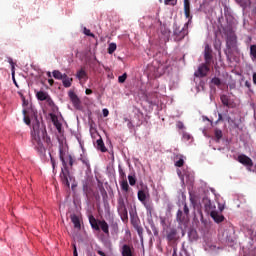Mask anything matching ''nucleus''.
Listing matches in <instances>:
<instances>
[{
    "mask_svg": "<svg viewBox=\"0 0 256 256\" xmlns=\"http://www.w3.org/2000/svg\"><path fill=\"white\" fill-rule=\"evenodd\" d=\"M32 129V144L39 155H45L47 149L45 148L44 143H46V145H51V138L47 135V128H45V124H42L37 118H35Z\"/></svg>",
    "mask_w": 256,
    "mask_h": 256,
    "instance_id": "nucleus-1",
    "label": "nucleus"
},
{
    "mask_svg": "<svg viewBox=\"0 0 256 256\" xmlns=\"http://www.w3.org/2000/svg\"><path fill=\"white\" fill-rule=\"evenodd\" d=\"M224 35L226 36V55L232 57L233 53H239V47L237 46V34L233 31L231 26L223 28Z\"/></svg>",
    "mask_w": 256,
    "mask_h": 256,
    "instance_id": "nucleus-2",
    "label": "nucleus"
},
{
    "mask_svg": "<svg viewBox=\"0 0 256 256\" xmlns=\"http://www.w3.org/2000/svg\"><path fill=\"white\" fill-rule=\"evenodd\" d=\"M59 157L60 161L62 163L61 172H60V180L61 183H63L66 187H71V183L69 181H72L73 177L71 176V172L69 171V166L67 165V160H65V152L63 151V148L60 147L59 149Z\"/></svg>",
    "mask_w": 256,
    "mask_h": 256,
    "instance_id": "nucleus-3",
    "label": "nucleus"
},
{
    "mask_svg": "<svg viewBox=\"0 0 256 256\" xmlns=\"http://www.w3.org/2000/svg\"><path fill=\"white\" fill-rule=\"evenodd\" d=\"M187 35H189V23H185L182 28L177 25V23H174L172 34L173 41L179 43L180 41H183Z\"/></svg>",
    "mask_w": 256,
    "mask_h": 256,
    "instance_id": "nucleus-4",
    "label": "nucleus"
},
{
    "mask_svg": "<svg viewBox=\"0 0 256 256\" xmlns=\"http://www.w3.org/2000/svg\"><path fill=\"white\" fill-rule=\"evenodd\" d=\"M138 200L141 201L142 205H144L147 215L151 217L153 215V203L147 202V197H149V189L145 187L144 189H141L137 193Z\"/></svg>",
    "mask_w": 256,
    "mask_h": 256,
    "instance_id": "nucleus-5",
    "label": "nucleus"
},
{
    "mask_svg": "<svg viewBox=\"0 0 256 256\" xmlns=\"http://www.w3.org/2000/svg\"><path fill=\"white\" fill-rule=\"evenodd\" d=\"M117 212L123 223H127V221H129V213L127 212V206L125 205V199H123V197L118 198Z\"/></svg>",
    "mask_w": 256,
    "mask_h": 256,
    "instance_id": "nucleus-6",
    "label": "nucleus"
},
{
    "mask_svg": "<svg viewBox=\"0 0 256 256\" xmlns=\"http://www.w3.org/2000/svg\"><path fill=\"white\" fill-rule=\"evenodd\" d=\"M237 161L238 163H241V165H244V167H247L249 171H251L253 167V160L249 156L245 154H240L237 157Z\"/></svg>",
    "mask_w": 256,
    "mask_h": 256,
    "instance_id": "nucleus-7",
    "label": "nucleus"
},
{
    "mask_svg": "<svg viewBox=\"0 0 256 256\" xmlns=\"http://www.w3.org/2000/svg\"><path fill=\"white\" fill-rule=\"evenodd\" d=\"M211 64H207V62L201 64L198 67V71L195 72V77H207V73H209V71H211Z\"/></svg>",
    "mask_w": 256,
    "mask_h": 256,
    "instance_id": "nucleus-8",
    "label": "nucleus"
},
{
    "mask_svg": "<svg viewBox=\"0 0 256 256\" xmlns=\"http://www.w3.org/2000/svg\"><path fill=\"white\" fill-rule=\"evenodd\" d=\"M204 61L206 65H211V63H213V50L209 44H206L204 48Z\"/></svg>",
    "mask_w": 256,
    "mask_h": 256,
    "instance_id": "nucleus-9",
    "label": "nucleus"
},
{
    "mask_svg": "<svg viewBox=\"0 0 256 256\" xmlns=\"http://www.w3.org/2000/svg\"><path fill=\"white\" fill-rule=\"evenodd\" d=\"M68 97L76 109H79V107H81V99H79V96H77L75 92L69 91Z\"/></svg>",
    "mask_w": 256,
    "mask_h": 256,
    "instance_id": "nucleus-10",
    "label": "nucleus"
},
{
    "mask_svg": "<svg viewBox=\"0 0 256 256\" xmlns=\"http://www.w3.org/2000/svg\"><path fill=\"white\" fill-rule=\"evenodd\" d=\"M184 14L186 19L190 21L193 19V16H191V2L189 0H184Z\"/></svg>",
    "mask_w": 256,
    "mask_h": 256,
    "instance_id": "nucleus-11",
    "label": "nucleus"
},
{
    "mask_svg": "<svg viewBox=\"0 0 256 256\" xmlns=\"http://www.w3.org/2000/svg\"><path fill=\"white\" fill-rule=\"evenodd\" d=\"M135 249L133 248V246H129L128 244H124L122 246V256H134L133 253H134Z\"/></svg>",
    "mask_w": 256,
    "mask_h": 256,
    "instance_id": "nucleus-12",
    "label": "nucleus"
},
{
    "mask_svg": "<svg viewBox=\"0 0 256 256\" xmlns=\"http://www.w3.org/2000/svg\"><path fill=\"white\" fill-rule=\"evenodd\" d=\"M210 217L214 219L215 223H223V221H225V216H223V214H219L217 211H212L210 213Z\"/></svg>",
    "mask_w": 256,
    "mask_h": 256,
    "instance_id": "nucleus-13",
    "label": "nucleus"
},
{
    "mask_svg": "<svg viewBox=\"0 0 256 256\" xmlns=\"http://www.w3.org/2000/svg\"><path fill=\"white\" fill-rule=\"evenodd\" d=\"M89 223L92 229H94V231H101V228L99 227V220H97L95 216L93 215L89 216Z\"/></svg>",
    "mask_w": 256,
    "mask_h": 256,
    "instance_id": "nucleus-14",
    "label": "nucleus"
},
{
    "mask_svg": "<svg viewBox=\"0 0 256 256\" xmlns=\"http://www.w3.org/2000/svg\"><path fill=\"white\" fill-rule=\"evenodd\" d=\"M166 239L168 241H177V229L175 228H170L167 231Z\"/></svg>",
    "mask_w": 256,
    "mask_h": 256,
    "instance_id": "nucleus-15",
    "label": "nucleus"
},
{
    "mask_svg": "<svg viewBox=\"0 0 256 256\" xmlns=\"http://www.w3.org/2000/svg\"><path fill=\"white\" fill-rule=\"evenodd\" d=\"M96 148L98 151H101V153H107V147H105V142H103V138H99L96 141Z\"/></svg>",
    "mask_w": 256,
    "mask_h": 256,
    "instance_id": "nucleus-16",
    "label": "nucleus"
},
{
    "mask_svg": "<svg viewBox=\"0 0 256 256\" xmlns=\"http://www.w3.org/2000/svg\"><path fill=\"white\" fill-rule=\"evenodd\" d=\"M70 219L75 229H81V220L79 219V216L72 214L70 215Z\"/></svg>",
    "mask_w": 256,
    "mask_h": 256,
    "instance_id": "nucleus-17",
    "label": "nucleus"
},
{
    "mask_svg": "<svg viewBox=\"0 0 256 256\" xmlns=\"http://www.w3.org/2000/svg\"><path fill=\"white\" fill-rule=\"evenodd\" d=\"M98 226L105 235H109V224L105 220H98Z\"/></svg>",
    "mask_w": 256,
    "mask_h": 256,
    "instance_id": "nucleus-18",
    "label": "nucleus"
},
{
    "mask_svg": "<svg viewBox=\"0 0 256 256\" xmlns=\"http://www.w3.org/2000/svg\"><path fill=\"white\" fill-rule=\"evenodd\" d=\"M62 83H63V87L68 89L69 87H71V85H73V78H69V76H67V74H64V76L62 78Z\"/></svg>",
    "mask_w": 256,
    "mask_h": 256,
    "instance_id": "nucleus-19",
    "label": "nucleus"
},
{
    "mask_svg": "<svg viewBox=\"0 0 256 256\" xmlns=\"http://www.w3.org/2000/svg\"><path fill=\"white\" fill-rule=\"evenodd\" d=\"M76 77L79 81H87V72L85 71V68H81L80 70L77 71Z\"/></svg>",
    "mask_w": 256,
    "mask_h": 256,
    "instance_id": "nucleus-20",
    "label": "nucleus"
},
{
    "mask_svg": "<svg viewBox=\"0 0 256 256\" xmlns=\"http://www.w3.org/2000/svg\"><path fill=\"white\" fill-rule=\"evenodd\" d=\"M175 167H183L185 165V160L183 159V155H176L174 158Z\"/></svg>",
    "mask_w": 256,
    "mask_h": 256,
    "instance_id": "nucleus-21",
    "label": "nucleus"
},
{
    "mask_svg": "<svg viewBox=\"0 0 256 256\" xmlns=\"http://www.w3.org/2000/svg\"><path fill=\"white\" fill-rule=\"evenodd\" d=\"M66 161H68L70 169H73V165H77V159L72 155H68Z\"/></svg>",
    "mask_w": 256,
    "mask_h": 256,
    "instance_id": "nucleus-22",
    "label": "nucleus"
},
{
    "mask_svg": "<svg viewBox=\"0 0 256 256\" xmlns=\"http://www.w3.org/2000/svg\"><path fill=\"white\" fill-rule=\"evenodd\" d=\"M36 97L39 101H47L49 95H47V93L44 91H39L37 92Z\"/></svg>",
    "mask_w": 256,
    "mask_h": 256,
    "instance_id": "nucleus-23",
    "label": "nucleus"
},
{
    "mask_svg": "<svg viewBox=\"0 0 256 256\" xmlns=\"http://www.w3.org/2000/svg\"><path fill=\"white\" fill-rule=\"evenodd\" d=\"M220 101H221L222 105H224L225 107H230L228 95L224 94V95L220 96Z\"/></svg>",
    "mask_w": 256,
    "mask_h": 256,
    "instance_id": "nucleus-24",
    "label": "nucleus"
},
{
    "mask_svg": "<svg viewBox=\"0 0 256 256\" xmlns=\"http://www.w3.org/2000/svg\"><path fill=\"white\" fill-rule=\"evenodd\" d=\"M214 135L216 138V143H219L221 141V139H223V131H221L219 129H215Z\"/></svg>",
    "mask_w": 256,
    "mask_h": 256,
    "instance_id": "nucleus-25",
    "label": "nucleus"
},
{
    "mask_svg": "<svg viewBox=\"0 0 256 256\" xmlns=\"http://www.w3.org/2000/svg\"><path fill=\"white\" fill-rule=\"evenodd\" d=\"M130 217H131V223H132L134 229L136 227H139L140 226L139 225V218L137 216H133V213H131V212H130Z\"/></svg>",
    "mask_w": 256,
    "mask_h": 256,
    "instance_id": "nucleus-26",
    "label": "nucleus"
},
{
    "mask_svg": "<svg viewBox=\"0 0 256 256\" xmlns=\"http://www.w3.org/2000/svg\"><path fill=\"white\" fill-rule=\"evenodd\" d=\"M52 75H53L54 79H58L61 81H62L63 77H65V74L61 73V71H59V70H54L52 72Z\"/></svg>",
    "mask_w": 256,
    "mask_h": 256,
    "instance_id": "nucleus-27",
    "label": "nucleus"
},
{
    "mask_svg": "<svg viewBox=\"0 0 256 256\" xmlns=\"http://www.w3.org/2000/svg\"><path fill=\"white\" fill-rule=\"evenodd\" d=\"M120 187L122 191H125V193L129 192V183L127 182V180H122L120 183Z\"/></svg>",
    "mask_w": 256,
    "mask_h": 256,
    "instance_id": "nucleus-28",
    "label": "nucleus"
},
{
    "mask_svg": "<svg viewBox=\"0 0 256 256\" xmlns=\"http://www.w3.org/2000/svg\"><path fill=\"white\" fill-rule=\"evenodd\" d=\"M117 51V44L116 43H110L108 46V53L109 55H113Z\"/></svg>",
    "mask_w": 256,
    "mask_h": 256,
    "instance_id": "nucleus-29",
    "label": "nucleus"
},
{
    "mask_svg": "<svg viewBox=\"0 0 256 256\" xmlns=\"http://www.w3.org/2000/svg\"><path fill=\"white\" fill-rule=\"evenodd\" d=\"M80 160L83 163V165H85L87 171H91V163L89 162V160L85 157H81Z\"/></svg>",
    "mask_w": 256,
    "mask_h": 256,
    "instance_id": "nucleus-30",
    "label": "nucleus"
},
{
    "mask_svg": "<svg viewBox=\"0 0 256 256\" xmlns=\"http://www.w3.org/2000/svg\"><path fill=\"white\" fill-rule=\"evenodd\" d=\"M110 227H111L113 233H116V234L119 233V224L117 222L112 221L110 223Z\"/></svg>",
    "mask_w": 256,
    "mask_h": 256,
    "instance_id": "nucleus-31",
    "label": "nucleus"
},
{
    "mask_svg": "<svg viewBox=\"0 0 256 256\" xmlns=\"http://www.w3.org/2000/svg\"><path fill=\"white\" fill-rule=\"evenodd\" d=\"M250 57L253 60L256 59V45H251L250 46Z\"/></svg>",
    "mask_w": 256,
    "mask_h": 256,
    "instance_id": "nucleus-32",
    "label": "nucleus"
},
{
    "mask_svg": "<svg viewBox=\"0 0 256 256\" xmlns=\"http://www.w3.org/2000/svg\"><path fill=\"white\" fill-rule=\"evenodd\" d=\"M134 229L137 231L138 236L140 237V241H143V227L140 225L136 226Z\"/></svg>",
    "mask_w": 256,
    "mask_h": 256,
    "instance_id": "nucleus-33",
    "label": "nucleus"
},
{
    "mask_svg": "<svg viewBox=\"0 0 256 256\" xmlns=\"http://www.w3.org/2000/svg\"><path fill=\"white\" fill-rule=\"evenodd\" d=\"M211 83L212 85H215L216 87H220L221 86V79L218 77H214L211 79Z\"/></svg>",
    "mask_w": 256,
    "mask_h": 256,
    "instance_id": "nucleus-34",
    "label": "nucleus"
},
{
    "mask_svg": "<svg viewBox=\"0 0 256 256\" xmlns=\"http://www.w3.org/2000/svg\"><path fill=\"white\" fill-rule=\"evenodd\" d=\"M176 219H177V221H179V223H183V221L185 219L183 217V211H181V210L177 211Z\"/></svg>",
    "mask_w": 256,
    "mask_h": 256,
    "instance_id": "nucleus-35",
    "label": "nucleus"
},
{
    "mask_svg": "<svg viewBox=\"0 0 256 256\" xmlns=\"http://www.w3.org/2000/svg\"><path fill=\"white\" fill-rule=\"evenodd\" d=\"M118 171H119V176L121 177V179H123V181L126 180L125 178L127 177V175L125 174V171L123 170L121 165L118 166Z\"/></svg>",
    "mask_w": 256,
    "mask_h": 256,
    "instance_id": "nucleus-36",
    "label": "nucleus"
},
{
    "mask_svg": "<svg viewBox=\"0 0 256 256\" xmlns=\"http://www.w3.org/2000/svg\"><path fill=\"white\" fill-rule=\"evenodd\" d=\"M128 181L131 187L135 186V184L137 183V179L135 178V176L131 175L128 176Z\"/></svg>",
    "mask_w": 256,
    "mask_h": 256,
    "instance_id": "nucleus-37",
    "label": "nucleus"
},
{
    "mask_svg": "<svg viewBox=\"0 0 256 256\" xmlns=\"http://www.w3.org/2000/svg\"><path fill=\"white\" fill-rule=\"evenodd\" d=\"M165 5H172V7H175L177 5V0H164Z\"/></svg>",
    "mask_w": 256,
    "mask_h": 256,
    "instance_id": "nucleus-38",
    "label": "nucleus"
},
{
    "mask_svg": "<svg viewBox=\"0 0 256 256\" xmlns=\"http://www.w3.org/2000/svg\"><path fill=\"white\" fill-rule=\"evenodd\" d=\"M119 83H123L124 81H127V73H124L123 75L118 77Z\"/></svg>",
    "mask_w": 256,
    "mask_h": 256,
    "instance_id": "nucleus-39",
    "label": "nucleus"
},
{
    "mask_svg": "<svg viewBox=\"0 0 256 256\" xmlns=\"http://www.w3.org/2000/svg\"><path fill=\"white\" fill-rule=\"evenodd\" d=\"M52 121L54 122V125H55L57 131H59V133H61V123H58L57 121H55V118H52Z\"/></svg>",
    "mask_w": 256,
    "mask_h": 256,
    "instance_id": "nucleus-40",
    "label": "nucleus"
},
{
    "mask_svg": "<svg viewBox=\"0 0 256 256\" xmlns=\"http://www.w3.org/2000/svg\"><path fill=\"white\" fill-rule=\"evenodd\" d=\"M84 34L87 35V37H95V34L91 33V30L84 28Z\"/></svg>",
    "mask_w": 256,
    "mask_h": 256,
    "instance_id": "nucleus-41",
    "label": "nucleus"
},
{
    "mask_svg": "<svg viewBox=\"0 0 256 256\" xmlns=\"http://www.w3.org/2000/svg\"><path fill=\"white\" fill-rule=\"evenodd\" d=\"M183 212L186 216L189 215V206H187V203H184Z\"/></svg>",
    "mask_w": 256,
    "mask_h": 256,
    "instance_id": "nucleus-42",
    "label": "nucleus"
},
{
    "mask_svg": "<svg viewBox=\"0 0 256 256\" xmlns=\"http://www.w3.org/2000/svg\"><path fill=\"white\" fill-rule=\"evenodd\" d=\"M176 127H177L178 129H185V125H184L183 122H181V121H178V122H177Z\"/></svg>",
    "mask_w": 256,
    "mask_h": 256,
    "instance_id": "nucleus-43",
    "label": "nucleus"
},
{
    "mask_svg": "<svg viewBox=\"0 0 256 256\" xmlns=\"http://www.w3.org/2000/svg\"><path fill=\"white\" fill-rule=\"evenodd\" d=\"M50 161H51V164H52V169H53V171L55 172V158H53V156H51V154H50Z\"/></svg>",
    "mask_w": 256,
    "mask_h": 256,
    "instance_id": "nucleus-44",
    "label": "nucleus"
},
{
    "mask_svg": "<svg viewBox=\"0 0 256 256\" xmlns=\"http://www.w3.org/2000/svg\"><path fill=\"white\" fill-rule=\"evenodd\" d=\"M102 113H103V117H109V110L107 108H104L102 110Z\"/></svg>",
    "mask_w": 256,
    "mask_h": 256,
    "instance_id": "nucleus-45",
    "label": "nucleus"
},
{
    "mask_svg": "<svg viewBox=\"0 0 256 256\" xmlns=\"http://www.w3.org/2000/svg\"><path fill=\"white\" fill-rule=\"evenodd\" d=\"M24 122L26 123V125H31V118H29L28 116H25Z\"/></svg>",
    "mask_w": 256,
    "mask_h": 256,
    "instance_id": "nucleus-46",
    "label": "nucleus"
},
{
    "mask_svg": "<svg viewBox=\"0 0 256 256\" xmlns=\"http://www.w3.org/2000/svg\"><path fill=\"white\" fill-rule=\"evenodd\" d=\"M8 63H10L12 69H15V63L13 62V58H8Z\"/></svg>",
    "mask_w": 256,
    "mask_h": 256,
    "instance_id": "nucleus-47",
    "label": "nucleus"
},
{
    "mask_svg": "<svg viewBox=\"0 0 256 256\" xmlns=\"http://www.w3.org/2000/svg\"><path fill=\"white\" fill-rule=\"evenodd\" d=\"M73 255L74 256H79V254L77 253V246L75 244H73Z\"/></svg>",
    "mask_w": 256,
    "mask_h": 256,
    "instance_id": "nucleus-48",
    "label": "nucleus"
},
{
    "mask_svg": "<svg viewBox=\"0 0 256 256\" xmlns=\"http://www.w3.org/2000/svg\"><path fill=\"white\" fill-rule=\"evenodd\" d=\"M85 93H86V95H92V94H93V90L87 88V89L85 90Z\"/></svg>",
    "mask_w": 256,
    "mask_h": 256,
    "instance_id": "nucleus-49",
    "label": "nucleus"
},
{
    "mask_svg": "<svg viewBox=\"0 0 256 256\" xmlns=\"http://www.w3.org/2000/svg\"><path fill=\"white\" fill-rule=\"evenodd\" d=\"M252 81H253L254 85H256V72L253 73Z\"/></svg>",
    "mask_w": 256,
    "mask_h": 256,
    "instance_id": "nucleus-50",
    "label": "nucleus"
},
{
    "mask_svg": "<svg viewBox=\"0 0 256 256\" xmlns=\"http://www.w3.org/2000/svg\"><path fill=\"white\" fill-rule=\"evenodd\" d=\"M183 137H184V139H187V141H189L191 139V135H189V134H184Z\"/></svg>",
    "mask_w": 256,
    "mask_h": 256,
    "instance_id": "nucleus-51",
    "label": "nucleus"
},
{
    "mask_svg": "<svg viewBox=\"0 0 256 256\" xmlns=\"http://www.w3.org/2000/svg\"><path fill=\"white\" fill-rule=\"evenodd\" d=\"M98 255L101 256H107V254H105V252L101 251V250H97Z\"/></svg>",
    "mask_w": 256,
    "mask_h": 256,
    "instance_id": "nucleus-52",
    "label": "nucleus"
},
{
    "mask_svg": "<svg viewBox=\"0 0 256 256\" xmlns=\"http://www.w3.org/2000/svg\"><path fill=\"white\" fill-rule=\"evenodd\" d=\"M245 87H247L248 89H251V83L249 81L245 82Z\"/></svg>",
    "mask_w": 256,
    "mask_h": 256,
    "instance_id": "nucleus-53",
    "label": "nucleus"
},
{
    "mask_svg": "<svg viewBox=\"0 0 256 256\" xmlns=\"http://www.w3.org/2000/svg\"><path fill=\"white\" fill-rule=\"evenodd\" d=\"M219 121H223V115L222 114H218L217 123H219Z\"/></svg>",
    "mask_w": 256,
    "mask_h": 256,
    "instance_id": "nucleus-54",
    "label": "nucleus"
},
{
    "mask_svg": "<svg viewBox=\"0 0 256 256\" xmlns=\"http://www.w3.org/2000/svg\"><path fill=\"white\" fill-rule=\"evenodd\" d=\"M48 83H49V85L53 86L54 83H55V80H53V79H48Z\"/></svg>",
    "mask_w": 256,
    "mask_h": 256,
    "instance_id": "nucleus-55",
    "label": "nucleus"
},
{
    "mask_svg": "<svg viewBox=\"0 0 256 256\" xmlns=\"http://www.w3.org/2000/svg\"><path fill=\"white\" fill-rule=\"evenodd\" d=\"M172 256H177V248H173V254Z\"/></svg>",
    "mask_w": 256,
    "mask_h": 256,
    "instance_id": "nucleus-56",
    "label": "nucleus"
},
{
    "mask_svg": "<svg viewBox=\"0 0 256 256\" xmlns=\"http://www.w3.org/2000/svg\"><path fill=\"white\" fill-rule=\"evenodd\" d=\"M209 205H211V200H208V202L205 204V208L207 209V207H209Z\"/></svg>",
    "mask_w": 256,
    "mask_h": 256,
    "instance_id": "nucleus-57",
    "label": "nucleus"
},
{
    "mask_svg": "<svg viewBox=\"0 0 256 256\" xmlns=\"http://www.w3.org/2000/svg\"><path fill=\"white\" fill-rule=\"evenodd\" d=\"M230 89H235V83L229 84Z\"/></svg>",
    "mask_w": 256,
    "mask_h": 256,
    "instance_id": "nucleus-58",
    "label": "nucleus"
},
{
    "mask_svg": "<svg viewBox=\"0 0 256 256\" xmlns=\"http://www.w3.org/2000/svg\"><path fill=\"white\" fill-rule=\"evenodd\" d=\"M236 3L241 4V3H243V0H236Z\"/></svg>",
    "mask_w": 256,
    "mask_h": 256,
    "instance_id": "nucleus-59",
    "label": "nucleus"
},
{
    "mask_svg": "<svg viewBox=\"0 0 256 256\" xmlns=\"http://www.w3.org/2000/svg\"><path fill=\"white\" fill-rule=\"evenodd\" d=\"M47 76L51 78V72H47Z\"/></svg>",
    "mask_w": 256,
    "mask_h": 256,
    "instance_id": "nucleus-60",
    "label": "nucleus"
},
{
    "mask_svg": "<svg viewBox=\"0 0 256 256\" xmlns=\"http://www.w3.org/2000/svg\"><path fill=\"white\" fill-rule=\"evenodd\" d=\"M154 235H159V232H157V230H155Z\"/></svg>",
    "mask_w": 256,
    "mask_h": 256,
    "instance_id": "nucleus-61",
    "label": "nucleus"
},
{
    "mask_svg": "<svg viewBox=\"0 0 256 256\" xmlns=\"http://www.w3.org/2000/svg\"><path fill=\"white\" fill-rule=\"evenodd\" d=\"M190 201L191 203H194L193 197H190Z\"/></svg>",
    "mask_w": 256,
    "mask_h": 256,
    "instance_id": "nucleus-62",
    "label": "nucleus"
},
{
    "mask_svg": "<svg viewBox=\"0 0 256 256\" xmlns=\"http://www.w3.org/2000/svg\"><path fill=\"white\" fill-rule=\"evenodd\" d=\"M23 113H24V115H25V113H27V111L24 110Z\"/></svg>",
    "mask_w": 256,
    "mask_h": 256,
    "instance_id": "nucleus-63",
    "label": "nucleus"
}]
</instances>
